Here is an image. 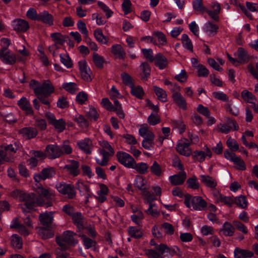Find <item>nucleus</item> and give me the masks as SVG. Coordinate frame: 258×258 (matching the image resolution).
<instances>
[{"label":"nucleus","mask_w":258,"mask_h":258,"mask_svg":"<svg viewBox=\"0 0 258 258\" xmlns=\"http://www.w3.org/2000/svg\"><path fill=\"white\" fill-rule=\"evenodd\" d=\"M55 170L53 167L43 168L40 173L35 174L34 179L37 182L44 180L47 178H51L55 175Z\"/></svg>","instance_id":"obj_6"},{"label":"nucleus","mask_w":258,"mask_h":258,"mask_svg":"<svg viewBox=\"0 0 258 258\" xmlns=\"http://www.w3.org/2000/svg\"><path fill=\"white\" fill-rule=\"evenodd\" d=\"M212 155L210 149L207 147L206 153L203 151L197 150L194 152L192 157L195 160L202 162L205 160L206 156L211 158Z\"/></svg>","instance_id":"obj_17"},{"label":"nucleus","mask_w":258,"mask_h":258,"mask_svg":"<svg viewBox=\"0 0 258 258\" xmlns=\"http://www.w3.org/2000/svg\"><path fill=\"white\" fill-rule=\"evenodd\" d=\"M88 99L87 94L83 92H80L76 96V101L80 104H83Z\"/></svg>","instance_id":"obj_63"},{"label":"nucleus","mask_w":258,"mask_h":258,"mask_svg":"<svg viewBox=\"0 0 258 258\" xmlns=\"http://www.w3.org/2000/svg\"><path fill=\"white\" fill-rule=\"evenodd\" d=\"M118 161L122 165L127 168L133 167L135 160L128 153L123 152H118L116 154Z\"/></svg>","instance_id":"obj_7"},{"label":"nucleus","mask_w":258,"mask_h":258,"mask_svg":"<svg viewBox=\"0 0 258 258\" xmlns=\"http://www.w3.org/2000/svg\"><path fill=\"white\" fill-rule=\"evenodd\" d=\"M241 97L245 101H247L250 103H253L251 100H256L255 97L247 90L243 91L241 93Z\"/></svg>","instance_id":"obj_48"},{"label":"nucleus","mask_w":258,"mask_h":258,"mask_svg":"<svg viewBox=\"0 0 258 258\" xmlns=\"http://www.w3.org/2000/svg\"><path fill=\"white\" fill-rule=\"evenodd\" d=\"M70 164L65 165L64 168L67 170L70 174L75 177L78 176L80 173V163L76 160H70Z\"/></svg>","instance_id":"obj_13"},{"label":"nucleus","mask_w":258,"mask_h":258,"mask_svg":"<svg viewBox=\"0 0 258 258\" xmlns=\"http://www.w3.org/2000/svg\"><path fill=\"white\" fill-rule=\"evenodd\" d=\"M62 87L70 93L74 94L78 90L77 85L75 83H65L62 85Z\"/></svg>","instance_id":"obj_42"},{"label":"nucleus","mask_w":258,"mask_h":258,"mask_svg":"<svg viewBox=\"0 0 258 258\" xmlns=\"http://www.w3.org/2000/svg\"><path fill=\"white\" fill-rule=\"evenodd\" d=\"M142 51L146 59H149L151 62L154 61L155 57L153 56V53L152 49L143 48L142 49Z\"/></svg>","instance_id":"obj_64"},{"label":"nucleus","mask_w":258,"mask_h":258,"mask_svg":"<svg viewBox=\"0 0 258 258\" xmlns=\"http://www.w3.org/2000/svg\"><path fill=\"white\" fill-rule=\"evenodd\" d=\"M18 105L27 114H33V111L29 101L25 97H22L18 102Z\"/></svg>","instance_id":"obj_19"},{"label":"nucleus","mask_w":258,"mask_h":258,"mask_svg":"<svg viewBox=\"0 0 258 258\" xmlns=\"http://www.w3.org/2000/svg\"><path fill=\"white\" fill-rule=\"evenodd\" d=\"M209 75L208 70L203 65L199 64L198 66V75L199 77H207Z\"/></svg>","instance_id":"obj_60"},{"label":"nucleus","mask_w":258,"mask_h":258,"mask_svg":"<svg viewBox=\"0 0 258 258\" xmlns=\"http://www.w3.org/2000/svg\"><path fill=\"white\" fill-rule=\"evenodd\" d=\"M148 123L152 125H155L160 122V117L158 114L152 113L148 118Z\"/></svg>","instance_id":"obj_51"},{"label":"nucleus","mask_w":258,"mask_h":258,"mask_svg":"<svg viewBox=\"0 0 258 258\" xmlns=\"http://www.w3.org/2000/svg\"><path fill=\"white\" fill-rule=\"evenodd\" d=\"M172 92H173L172 98L174 101L180 107L185 109L186 107V103L185 100L182 95L178 92H174V90H172Z\"/></svg>","instance_id":"obj_23"},{"label":"nucleus","mask_w":258,"mask_h":258,"mask_svg":"<svg viewBox=\"0 0 258 258\" xmlns=\"http://www.w3.org/2000/svg\"><path fill=\"white\" fill-rule=\"evenodd\" d=\"M146 182L145 179L141 176H138L135 181V186L138 188L139 189L143 190V187L144 186Z\"/></svg>","instance_id":"obj_54"},{"label":"nucleus","mask_w":258,"mask_h":258,"mask_svg":"<svg viewBox=\"0 0 258 258\" xmlns=\"http://www.w3.org/2000/svg\"><path fill=\"white\" fill-rule=\"evenodd\" d=\"M204 29L206 32L210 31L211 33H216L218 29V26L211 22H208L205 24Z\"/></svg>","instance_id":"obj_58"},{"label":"nucleus","mask_w":258,"mask_h":258,"mask_svg":"<svg viewBox=\"0 0 258 258\" xmlns=\"http://www.w3.org/2000/svg\"><path fill=\"white\" fill-rule=\"evenodd\" d=\"M78 29L84 35L85 37H87L88 31L87 29L85 23L81 20H79L77 24Z\"/></svg>","instance_id":"obj_56"},{"label":"nucleus","mask_w":258,"mask_h":258,"mask_svg":"<svg viewBox=\"0 0 258 258\" xmlns=\"http://www.w3.org/2000/svg\"><path fill=\"white\" fill-rule=\"evenodd\" d=\"M186 178V173L184 171H182L178 174L170 176L169 179L172 185H178L182 184L185 181Z\"/></svg>","instance_id":"obj_18"},{"label":"nucleus","mask_w":258,"mask_h":258,"mask_svg":"<svg viewBox=\"0 0 258 258\" xmlns=\"http://www.w3.org/2000/svg\"><path fill=\"white\" fill-rule=\"evenodd\" d=\"M38 21L41 22L49 26L53 25V17L47 11H44L38 14Z\"/></svg>","instance_id":"obj_16"},{"label":"nucleus","mask_w":258,"mask_h":258,"mask_svg":"<svg viewBox=\"0 0 258 258\" xmlns=\"http://www.w3.org/2000/svg\"><path fill=\"white\" fill-rule=\"evenodd\" d=\"M143 192L146 197V203L149 205L153 204L152 202L156 199L154 196L145 188L143 189Z\"/></svg>","instance_id":"obj_62"},{"label":"nucleus","mask_w":258,"mask_h":258,"mask_svg":"<svg viewBox=\"0 0 258 258\" xmlns=\"http://www.w3.org/2000/svg\"><path fill=\"white\" fill-rule=\"evenodd\" d=\"M39 196L45 198L46 200L51 201L52 199L55 197V194L49 189L44 188L42 186L39 187Z\"/></svg>","instance_id":"obj_29"},{"label":"nucleus","mask_w":258,"mask_h":258,"mask_svg":"<svg viewBox=\"0 0 258 258\" xmlns=\"http://www.w3.org/2000/svg\"><path fill=\"white\" fill-rule=\"evenodd\" d=\"M45 152L47 157L49 159H53L62 156V152L59 146L57 145H48L46 146Z\"/></svg>","instance_id":"obj_10"},{"label":"nucleus","mask_w":258,"mask_h":258,"mask_svg":"<svg viewBox=\"0 0 258 258\" xmlns=\"http://www.w3.org/2000/svg\"><path fill=\"white\" fill-rule=\"evenodd\" d=\"M226 143L227 146L232 151H235L238 150L239 145L235 140L230 137L227 140Z\"/></svg>","instance_id":"obj_55"},{"label":"nucleus","mask_w":258,"mask_h":258,"mask_svg":"<svg viewBox=\"0 0 258 258\" xmlns=\"http://www.w3.org/2000/svg\"><path fill=\"white\" fill-rule=\"evenodd\" d=\"M76 236V233L71 231H66L61 235L57 236L55 241L61 249L65 250L69 249L70 246H74L78 243V240L75 238Z\"/></svg>","instance_id":"obj_1"},{"label":"nucleus","mask_w":258,"mask_h":258,"mask_svg":"<svg viewBox=\"0 0 258 258\" xmlns=\"http://www.w3.org/2000/svg\"><path fill=\"white\" fill-rule=\"evenodd\" d=\"M142 69V79L144 80H147L150 75L151 68L150 67L148 62H144L141 64Z\"/></svg>","instance_id":"obj_30"},{"label":"nucleus","mask_w":258,"mask_h":258,"mask_svg":"<svg viewBox=\"0 0 258 258\" xmlns=\"http://www.w3.org/2000/svg\"><path fill=\"white\" fill-rule=\"evenodd\" d=\"M72 216L74 222L77 225L78 227L80 229H83L84 227L83 221V217L81 213L77 212L73 214Z\"/></svg>","instance_id":"obj_34"},{"label":"nucleus","mask_w":258,"mask_h":258,"mask_svg":"<svg viewBox=\"0 0 258 258\" xmlns=\"http://www.w3.org/2000/svg\"><path fill=\"white\" fill-rule=\"evenodd\" d=\"M234 203L242 209H245L247 206V202L246 200V197L242 195L236 197L234 199Z\"/></svg>","instance_id":"obj_39"},{"label":"nucleus","mask_w":258,"mask_h":258,"mask_svg":"<svg viewBox=\"0 0 258 258\" xmlns=\"http://www.w3.org/2000/svg\"><path fill=\"white\" fill-rule=\"evenodd\" d=\"M190 143L189 142L179 143L176 146L177 151L181 155L185 156H189L192 152L189 148Z\"/></svg>","instance_id":"obj_15"},{"label":"nucleus","mask_w":258,"mask_h":258,"mask_svg":"<svg viewBox=\"0 0 258 258\" xmlns=\"http://www.w3.org/2000/svg\"><path fill=\"white\" fill-rule=\"evenodd\" d=\"M19 132L27 139L35 137L38 134L37 130L35 128L31 127H24L21 129Z\"/></svg>","instance_id":"obj_20"},{"label":"nucleus","mask_w":258,"mask_h":258,"mask_svg":"<svg viewBox=\"0 0 258 258\" xmlns=\"http://www.w3.org/2000/svg\"><path fill=\"white\" fill-rule=\"evenodd\" d=\"M186 183L189 188L194 189H197L199 188V183L196 176L188 178L186 181Z\"/></svg>","instance_id":"obj_50"},{"label":"nucleus","mask_w":258,"mask_h":258,"mask_svg":"<svg viewBox=\"0 0 258 258\" xmlns=\"http://www.w3.org/2000/svg\"><path fill=\"white\" fill-rule=\"evenodd\" d=\"M79 148L87 154H90L92 142L89 139H85L77 144Z\"/></svg>","instance_id":"obj_25"},{"label":"nucleus","mask_w":258,"mask_h":258,"mask_svg":"<svg viewBox=\"0 0 258 258\" xmlns=\"http://www.w3.org/2000/svg\"><path fill=\"white\" fill-rule=\"evenodd\" d=\"M14 30L18 32H26L29 28V23L25 20L19 19L15 21Z\"/></svg>","instance_id":"obj_24"},{"label":"nucleus","mask_w":258,"mask_h":258,"mask_svg":"<svg viewBox=\"0 0 258 258\" xmlns=\"http://www.w3.org/2000/svg\"><path fill=\"white\" fill-rule=\"evenodd\" d=\"M11 244L15 248H21L22 247V242L21 238L17 235H13L12 236Z\"/></svg>","instance_id":"obj_45"},{"label":"nucleus","mask_w":258,"mask_h":258,"mask_svg":"<svg viewBox=\"0 0 258 258\" xmlns=\"http://www.w3.org/2000/svg\"><path fill=\"white\" fill-rule=\"evenodd\" d=\"M131 94L137 98L142 99L144 95V92L143 88L140 86H133L131 87Z\"/></svg>","instance_id":"obj_44"},{"label":"nucleus","mask_w":258,"mask_h":258,"mask_svg":"<svg viewBox=\"0 0 258 258\" xmlns=\"http://www.w3.org/2000/svg\"><path fill=\"white\" fill-rule=\"evenodd\" d=\"M55 187L59 192L67 195L68 199H73L76 196L75 188L72 184L61 182L57 183Z\"/></svg>","instance_id":"obj_5"},{"label":"nucleus","mask_w":258,"mask_h":258,"mask_svg":"<svg viewBox=\"0 0 258 258\" xmlns=\"http://www.w3.org/2000/svg\"><path fill=\"white\" fill-rule=\"evenodd\" d=\"M193 8L197 11L203 13L206 8L203 7L202 0H194L192 2Z\"/></svg>","instance_id":"obj_49"},{"label":"nucleus","mask_w":258,"mask_h":258,"mask_svg":"<svg viewBox=\"0 0 258 258\" xmlns=\"http://www.w3.org/2000/svg\"><path fill=\"white\" fill-rule=\"evenodd\" d=\"M39 219L41 224L47 229H52L54 227L52 224L53 220V212L41 213L39 216Z\"/></svg>","instance_id":"obj_11"},{"label":"nucleus","mask_w":258,"mask_h":258,"mask_svg":"<svg viewBox=\"0 0 258 258\" xmlns=\"http://www.w3.org/2000/svg\"><path fill=\"white\" fill-rule=\"evenodd\" d=\"M94 35L96 39L99 42L102 44H107L108 38L103 35L102 31L101 29H96L94 32Z\"/></svg>","instance_id":"obj_37"},{"label":"nucleus","mask_w":258,"mask_h":258,"mask_svg":"<svg viewBox=\"0 0 258 258\" xmlns=\"http://www.w3.org/2000/svg\"><path fill=\"white\" fill-rule=\"evenodd\" d=\"M154 60L155 66L161 70L166 68L167 66V59L161 53H159L155 55Z\"/></svg>","instance_id":"obj_22"},{"label":"nucleus","mask_w":258,"mask_h":258,"mask_svg":"<svg viewBox=\"0 0 258 258\" xmlns=\"http://www.w3.org/2000/svg\"><path fill=\"white\" fill-rule=\"evenodd\" d=\"M54 91V88L49 80L44 81L38 88L35 89V94L50 95Z\"/></svg>","instance_id":"obj_8"},{"label":"nucleus","mask_w":258,"mask_h":258,"mask_svg":"<svg viewBox=\"0 0 258 258\" xmlns=\"http://www.w3.org/2000/svg\"><path fill=\"white\" fill-rule=\"evenodd\" d=\"M111 52L119 59H123L125 56V52L120 44L113 45L111 47Z\"/></svg>","instance_id":"obj_27"},{"label":"nucleus","mask_w":258,"mask_h":258,"mask_svg":"<svg viewBox=\"0 0 258 258\" xmlns=\"http://www.w3.org/2000/svg\"><path fill=\"white\" fill-rule=\"evenodd\" d=\"M184 204L188 207H190V204L194 210L204 211L207 208V202L200 196L192 197L187 194L185 196Z\"/></svg>","instance_id":"obj_2"},{"label":"nucleus","mask_w":258,"mask_h":258,"mask_svg":"<svg viewBox=\"0 0 258 258\" xmlns=\"http://www.w3.org/2000/svg\"><path fill=\"white\" fill-rule=\"evenodd\" d=\"M238 58L241 62L246 63L249 60V55L247 51L242 47H239L238 49Z\"/></svg>","instance_id":"obj_40"},{"label":"nucleus","mask_w":258,"mask_h":258,"mask_svg":"<svg viewBox=\"0 0 258 258\" xmlns=\"http://www.w3.org/2000/svg\"><path fill=\"white\" fill-rule=\"evenodd\" d=\"M52 125H54L55 128L59 132L63 131L65 129L66 124L62 119L56 120L53 123Z\"/></svg>","instance_id":"obj_59"},{"label":"nucleus","mask_w":258,"mask_h":258,"mask_svg":"<svg viewBox=\"0 0 258 258\" xmlns=\"http://www.w3.org/2000/svg\"><path fill=\"white\" fill-rule=\"evenodd\" d=\"M93 61L97 68L101 69L103 68V64L105 62V60L102 56L99 55L96 52L93 53Z\"/></svg>","instance_id":"obj_33"},{"label":"nucleus","mask_w":258,"mask_h":258,"mask_svg":"<svg viewBox=\"0 0 258 258\" xmlns=\"http://www.w3.org/2000/svg\"><path fill=\"white\" fill-rule=\"evenodd\" d=\"M200 178L202 182L209 187L214 188L217 185L216 181L209 175H202Z\"/></svg>","instance_id":"obj_28"},{"label":"nucleus","mask_w":258,"mask_h":258,"mask_svg":"<svg viewBox=\"0 0 258 258\" xmlns=\"http://www.w3.org/2000/svg\"><path fill=\"white\" fill-rule=\"evenodd\" d=\"M40 196L36 197V204L38 206H43L46 208L51 207L52 205V202Z\"/></svg>","instance_id":"obj_35"},{"label":"nucleus","mask_w":258,"mask_h":258,"mask_svg":"<svg viewBox=\"0 0 258 258\" xmlns=\"http://www.w3.org/2000/svg\"><path fill=\"white\" fill-rule=\"evenodd\" d=\"M50 36L54 43L61 45H63L64 42L67 41L68 39V36L62 35L60 33H51Z\"/></svg>","instance_id":"obj_26"},{"label":"nucleus","mask_w":258,"mask_h":258,"mask_svg":"<svg viewBox=\"0 0 258 258\" xmlns=\"http://www.w3.org/2000/svg\"><path fill=\"white\" fill-rule=\"evenodd\" d=\"M121 78L123 83L126 85L129 86L131 88L134 86L132 78L128 74L126 73H122Z\"/></svg>","instance_id":"obj_53"},{"label":"nucleus","mask_w":258,"mask_h":258,"mask_svg":"<svg viewBox=\"0 0 258 258\" xmlns=\"http://www.w3.org/2000/svg\"><path fill=\"white\" fill-rule=\"evenodd\" d=\"M150 169L152 173L157 176H160L162 174L161 167L157 161L153 162Z\"/></svg>","instance_id":"obj_41"},{"label":"nucleus","mask_w":258,"mask_h":258,"mask_svg":"<svg viewBox=\"0 0 258 258\" xmlns=\"http://www.w3.org/2000/svg\"><path fill=\"white\" fill-rule=\"evenodd\" d=\"M19 148V146L16 143L2 146L0 147V157L6 162H10L11 161L12 156L16 153Z\"/></svg>","instance_id":"obj_4"},{"label":"nucleus","mask_w":258,"mask_h":258,"mask_svg":"<svg viewBox=\"0 0 258 258\" xmlns=\"http://www.w3.org/2000/svg\"><path fill=\"white\" fill-rule=\"evenodd\" d=\"M148 167V165L145 163L142 162L137 164L135 161V164L132 168L136 169L140 174H145L147 172Z\"/></svg>","instance_id":"obj_36"},{"label":"nucleus","mask_w":258,"mask_h":258,"mask_svg":"<svg viewBox=\"0 0 258 258\" xmlns=\"http://www.w3.org/2000/svg\"><path fill=\"white\" fill-rule=\"evenodd\" d=\"M222 230L224 235L231 236L234 232V226L230 223L226 222L224 223Z\"/></svg>","instance_id":"obj_31"},{"label":"nucleus","mask_w":258,"mask_h":258,"mask_svg":"<svg viewBox=\"0 0 258 258\" xmlns=\"http://www.w3.org/2000/svg\"><path fill=\"white\" fill-rule=\"evenodd\" d=\"M233 225L239 231H241L244 234L247 233L248 231L246 226H245V225L241 222L238 221H234L233 222Z\"/></svg>","instance_id":"obj_61"},{"label":"nucleus","mask_w":258,"mask_h":258,"mask_svg":"<svg viewBox=\"0 0 258 258\" xmlns=\"http://www.w3.org/2000/svg\"><path fill=\"white\" fill-rule=\"evenodd\" d=\"M60 61L68 68H71L73 66V62L68 54H61L60 55Z\"/></svg>","instance_id":"obj_46"},{"label":"nucleus","mask_w":258,"mask_h":258,"mask_svg":"<svg viewBox=\"0 0 258 258\" xmlns=\"http://www.w3.org/2000/svg\"><path fill=\"white\" fill-rule=\"evenodd\" d=\"M21 198V201L24 202V205L27 209H32L34 208L36 204L35 195L25 193Z\"/></svg>","instance_id":"obj_14"},{"label":"nucleus","mask_w":258,"mask_h":258,"mask_svg":"<svg viewBox=\"0 0 258 258\" xmlns=\"http://www.w3.org/2000/svg\"><path fill=\"white\" fill-rule=\"evenodd\" d=\"M181 41L183 45L188 50L192 52L193 46L191 40L186 34H183L181 37Z\"/></svg>","instance_id":"obj_43"},{"label":"nucleus","mask_w":258,"mask_h":258,"mask_svg":"<svg viewBox=\"0 0 258 258\" xmlns=\"http://www.w3.org/2000/svg\"><path fill=\"white\" fill-rule=\"evenodd\" d=\"M154 91L159 100L163 102L167 101V94L165 90L158 87L154 86Z\"/></svg>","instance_id":"obj_32"},{"label":"nucleus","mask_w":258,"mask_h":258,"mask_svg":"<svg viewBox=\"0 0 258 258\" xmlns=\"http://www.w3.org/2000/svg\"><path fill=\"white\" fill-rule=\"evenodd\" d=\"M0 58L4 63L11 65L16 61V55L9 50L0 49Z\"/></svg>","instance_id":"obj_12"},{"label":"nucleus","mask_w":258,"mask_h":258,"mask_svg":"<svg viewBox=\"0 0 258 258\" xmlns=\"http://www.w3.org/2000/svg\"><path fill=\"white\" fill-rule=\"evenodd\" d=\"M100 145L103 149H106L109 150L108 152L104 149H100L99 150V153L100 155L102 156L103 159L102 160L99 158L96 159V161L98 164L100 166H104L107 165L109 157L113 155L114 150L108 143V142L107 141L102 142L100 143Z\"/></svg>","instance_id":"obj_3"},{"label":"nucleus","mask_w":258,"mask_h":258,"mask_svg":"<svg viewBox=\"0 0 258 258\" xmlns=\"http://www.w3.org/2000/svg\"><path fill=\"white\" fill-rule=\"evenodd\" d=\"M253 255V252L247 249L236 247L234 250V256L235 258H250L252 257Z\"/></svg>","instance_id":"obj_21"},{"label":"nucleus","mask_w":258,"mask_h":258,"mask_svg":"<svg viewBox=\"0 0 258 258\" xmlns=\"http://www.w3.org/2000/svg\"><path fill=\"white\" fill-rule=\"evenodd\" d=\"M224 156L226 158L231 160L237 166V168L240 170L246 169V166L244 161L237 157L235 153L226 150L224 152Z\"/></svg>","instance_id":"obj_9"},{"label":"nucleus","mask_w":258,"mask_h":258,"mask_svg":"<svg viewBox=\"0 0 258 258\" xmlns=\"http://www.w3.org/2000/svg\"><path fill=\"white\" fill-rule=\"evenodd\" d=\"M37 99L43 104L47 106V108L50 107V102L48 99V97L50 95H45L42 94H35Z\"/></svg>","instance_id":"obj_57"},{"label":"nucleus","mask_w":258,"mask_h":258,"mask_svg":"<svg viewBox=\"0 0 258 258\" xmlns=\"http://www.w3.org/2000/svg\"><path fill=\"white\" fill-rule=\"evenodd\" d=\"M82 238L84 244L86 248H89L95 244V242L85 235H79Z\"/></svg>","instance_id":"obj_52"},{"label":"nucleus","mask_w":258,"mask_h":258,"mask_svg":"<svg viewBox=\"0 0 258 258\" xmlns=\"http://www.w3.org/2000/svg\"><path fill=\"white\" fill-rule=\"evenodd\" d=\"M128 234L135 238H140L142 236V233L139 229L135 227H131L129 228Z\"/></svg>","instance_id":"obj_47"},{"label":"nucleus","mask_w":258,"mask_h":258,"mask_svg":"<svg viewBox=\"0 0 258 258\" xmlns=\"http://www.w3.org/2000/svg\"><path fill=\"white\" fill-rule=\"evenodd\" d=\"M59 148L62 152V156L64 155H69L72 153L73 149L69 144L68 140L64 141L63 144L59 146Z\"/></svg>","instance_id":"obj_38"}]
</instances>
